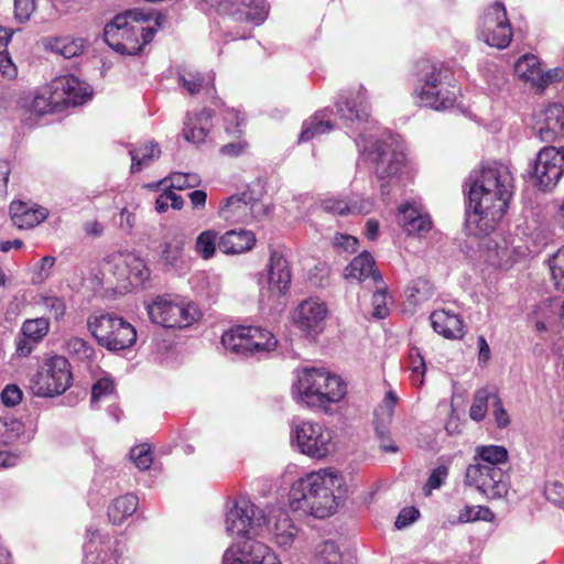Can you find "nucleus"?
I'll return each instance as SVG.
<instances>
[{"mask_svg": "<svg viewBox=\"0 0 564 564\" xmlns=\"http://www.w3.org/2000/svg\"><path fill=\"white\" fill-rule=\"evenodd\" d=\"M170 206L173 207L174 209H181L183 206V199L174 192L165 189L156 198L155 208L158 212L163 213L167 210Z\"/></svg>", "mask_w": 564, "mask_h": 564, "instance_id": "52", "label": "nucleus"}, {"mask_svg": "<svg viewBox=\"0 0 564 564\" xmlns=\"http://www.w3.org/2000/svg\"><path fill=\"white\" fill-rule=\"evenodd\" d=\"M398 403L397 395L389 391L382 402L379 404V406L376 409V419L377 422L384 424L389 423L391 421V417L393 415L394 408Z\"/></svg>", "mask_w": 564, "mask_h": 564, "instance_id": "50", "label": "nucleus"}, {"mask_svg": "<svg viewBox=\"0 0 564 564\" xmlns=\"http://www.w3.org/2000/svg\"><path fill=\"white\" fill-rule=\"evenodd\" d=\"M35 9V0H14V17L20 22L28 21Z\"/></svg>", "mask_w": 564, "mask_h": 564, "instance_id": "56", "label": "nucleus"}, {"mask_svg": "<svg viewBox=\"0 0 564 564\" xmlns=\"http://www.w3.org/2000/svg\"><path fill=\"white\" fill-rule=\"evenodd\" d=\"M486 261L494 267L507 269L516 262V251L503 240L502 245L496 243L494 248L488 246Z\"/></svg>", "mask_w": 564, "mask_h": 564, "instance_id": "34", "label": "nucleus"}, {"mask_svg": "<svg viewBox=\"0 0 564 564\" xmlns=\"http://www.w3.org/2000/svg\"><path fill=\"white\" fill-rule=\"evenodd\" d=\"M87 325L97 343L110 351L128 349L137 341L134 326L117 314L94 313L89 316Z\"/></svg>", "mask_w": 564, "mask_h": 564, "instance_id": "8", "label": "nucleus"}, {"mask_svg": "<svg viewBox=\"0 0 564 564\" xmlns=\"http://www.w3.org/2000/svg\"><path fill=\"white\" fill-rule=\"evenodd\" d=\"M494 405V416L498 427L502 429L509 425L510 420L507 411L503 409L498 394L496 393V399L492 401Z\"/></svg>", "mask_w": 564, "mask_h": 564, "instance_id": "60", "label": "nucleus"}, {"mask_svg": "<svg viewBox=\"0 0 564 564\" xmlns=\"http://www.w3.org/2000/svg\"><path fill=\"white\" fill-rule=\"evenodd\" d=\"M224 564H282L279 556L265 544L249 539L231 545L224 554Z\"/></svg>", "mask_w": 564, "mask_h": 564, "instance_id": "17", "label": "nucleus"}, {"mask_svg": "<svg viewBox=\"0 0 564 564\" xmlns=\"http://www.w3.org/2000/svg\"><path fill=\"white\" fill-rule=\"evenodd\" d=\"M476 453L486 466H498L508 459L507 449L498 445L478 446Z\"/></svg>", "mask_w": 564, "mask_h": 564, "instance_id": "45", "label": "nucleus"}, {"mask_svg": "<svg viewBox=\"0 0 564 564\" xmlns=\"http://www.w3.org/2000/svg\"><path fill=\"white\" fill-rule=\"evenodd\" d=\"M300 452L314 459H323L334 453L336 444L333 431L319 422L302 421L294 429Z\"/></svg>", "mask_w": 564, "mask_h": 564, "instance_id": "11", "label": "nucleus"}, {"mask_svg": "<svg viewBox=\"0 0 564 564\" xmlns=\"http://www.w3.org/2000/svg\"><path fill=\"white\" fill-rule=\"evenodd\" d=\"M110 263L118 280L127 281L132 288L142 285L149 278L144 261L132 253L113 254Z\"/></svg>", "mask_w": 564, "mask_h": 564, "instance_id": "18", "label": "nucleus"}, {"mask_svg": "<svg viewBox=\"0 0 564 564\" xmlns=\"http://www.w3.org/2000/svg\"><path fill=\"white\" fill-rule=\"evenodd\" d=\"M514 193V176L509 165L492 161L482 163L473 176L468 192L473 213L468 226L477 235L495 230L505 218Z\"/></svg>", "mask_w": 564, "mask_h": 564, "instance_id": "1", "label": "nucleus"}, {"mask_svg": "<svg viewBox=\"0 0 564 564\" xmlns=\"http://www.w3.org/2000/svg\"><path fill=\"white\" fill-rule=\"evenodd\" d=\"M10 214L13 224L20 229L33 228L47 217L45 208L21 200L11 203Z\"/></svg>", "mask_w": 564, "mask_h": 564, "instance_id": "22", "label": "nucleus"}, {"mask_svg": "<svg viewBox=\"0 0 564 564\" xmlns=\"http://www.w3.org/2000/svg\"><path fill=\"white\" fill-rule=\"evenodd\" d=\"M383 284V282L381 283ZM388 294L386 286H379L372 295L373 313L372 315L377 318H384L389 314L388 308Z\"/></svg>", "mask_w": 564, "mask_h": 564, "instance_id": "51", "label": "nucleus"}, {"mask_svg": "<svg viewBox=\"0 0 564 564\" xmlns=\"http://www.w3.org/2000/svg\"><path fill=\"white\" fill-rule=\"evenodd\" d=\"M0 72H1L2 76L8 79H13L17 77V74H18L17 66L13 64L8 52L1 51V53H0Z\"/></svg>", "mask_w": 564, "mask_h": 564, "instance_id": "59", "label": "nucleus"}, {"mask_svg": "<svg viewBox=\"0 0 564 564\" xmlns=\"http://www.w3.org/2000/svg\"><path fill=\"white\" fill-rule=\"evenodd\" d=\"M495 520V513L485 506H464L459 512L457 519L449 520L451 524H463L475 521L492 522Z\"/></svg>", "mask_w": 564, "mask_h": 564, "instance_id": "35", "label": "nucleus"}, {"mask_svg": "<svg viewBox=\"0 0 564 564\" xmlns=\"http://www.w3.org/2000/svg\"><path fill=\"white\" fill-rule=\"evenodd\" d=\"M422 72L421 85L415 89L422 105L435 110L452 107L458 93L453 69L443 64H429Z\"/></svg>", "mask_w": 564, "mask_h": 564, "instance_id": "7", "label": "nucleus"}, {"mask_svg": "<svg viewBox=\"0 0 564 564\" xmlns=\"http://www.w3.org/2000/svg\"><path fill=\"white\" fill-rule=\"evenodd\" d=\"M185 241L182 237H173L161 246V259L165 264L177 267L184 261Z\"/></svg>", "mask_w": 564, "mask_h": 564, "instance_id": "37", "label": "nucleus"}, {"mask_svg": "<svg viewBox=\"0 0 564 564\" xmlns=\"http://www.w3.org/2000/svg\"><path fill=\"white\" fill-rule=\"evenodd\" d=\"M549 264L556 289L564 291V246L552 256Z\"/></svg>", "mask_w": 564, "mask_h": 564, "instance_id": "48", "label": "nucleus"}, {"mask_svg": "<svg viewBox=\"0 0 564 564\" xmlns=\"http://www.w3.org/2000/svg\"><path fill=\"white\" fill-rule=\"evenodd\" d=\"M17 457L9 451L8 444L0 442V467L13 466Z\"/></svg>", "mask_w": 564, "mask_h": 564, "instance_id": "64", "label": "nucleus"}, {"mask_svg": "<svg viewBox=\"0 0 564 564\" xmlns=\"http://www.w3.org/2000/svg\"><path fill=\"white\" fill-rule=\"evenodd\" d=\"M274 542L281 547L290 546L297 533L290 517L285 512H280L273 527Z\"/></svg>", "mask_w": 564, "mask_h": 564, "instance_id": "33", "label": "nucleus"}, {"mask_svg": "<svg viewBox=\"0 0 564 564\" xmlns=\"http://www.w3.org/2000/svg\"><path fill=\"white\" fill-rule=\"evenodd\" d=\"M322 207L327 213H332L334 215L339 216H346L368 214L372 209V203L357 195H352L347 199L333 196L323 199Z\"/></svg>", "mask_w": 564, "mask_h": 564, "instance_id": "21", "label": "nucleus"}, {"mask_svg": "<svg viewBox=\"0 0 564 564\" xmlns=\"http://www.w3.org/2000/svg\"><path fill=\"white\" fill-rule=\"evenodd\" d=\"M291 285V271L286 259L273 251L269 261V288L279 294H284Z\"/></svg>", "mask_w": 564, "mask_h": 564, "instance_id": "27", "label": "nucleus"}, {"mask_svg": "<svg viewBox=\"0 0 564 564\" xmlns=\"http://www.w3.org/2000/svg\"><path fill=\"white\" fill-rule=\"evenodd\" d=\"M256 241V236L250 230H228L220 236L218 248L226 254H240L250 251Z\"/></svg>", "mask_w": 564, "mask_h": 564, "instance_id": "26", "label": "nucleus"}, {"mask_svg": "<svg viewBox=\"0 0 564 564\" xmlns=\"http://www.w3.org/2000/svg\"><path fill=\"white\" fill-rule=\"evenodd\" d=\"M466 480L490 499L502 498L509 490L508 476L498 466L470 465Z\"/></svg>", "mask_w": 564, "mask_h": 564, "instance_id": "16", "label": "nucleus"}, {"mask_svg": "<svg viewBox=\"0 0 564 564\" xmlns=\"http://www.w3.org/2000/svg\"><path fill=\"white\" fill-rule=\"evenodd\" d=\"M343 485L341 474L333 467L307 473L292 485L289 495L290 508L319 519L330 517L338 506L335 489Z\"/></svg>", "mask_w": 564, "mask_h": 564, "instance_id": "2", "label": "nucleus"}, {"mask_svg": "<svg viewBox=\"0 0 564 564\" xmlns=\"http://www.w3.org/2000/svg\"><path fill=\"white\" fill-rule=\"evenodd\" d=\"M218 232L214 229L202 231L195 240L194 250L204 260L212 259L217 250L219 241Z\"/></svg>", "mask_w": 564, "mask_h": 564, "instance_id": "36", "label": "nucleus"}, {"mask_svg": "<svg viewBox=\"0 0 564 564\" xmlns=\"http://www.w3.org/2000/svg\"><path fill=\"white\" fill-rule=\"evenodd\" d=\"M200 183V178L197 174L194 173H172L169 178L162 180L159 186L165 185L166 187H172L178 191H183L186 188H194L198 186Z\"/></svg>", "mask_w": 564, "mask_h": 564, "instance_id": "43", "label": "nucleus"}, {"mask_svg": "<svg viewBox=\"0 0 564 564\" xmlns=\"http://www.w3.org/2000/svg\"><path fill=\"white\" fill-rule=\"evenodd\" d=\"M346 280L362 281L371 276L375 282L382 283L381 274L375 269V260L368 252L357 256L344 271Z\"/></svg>", "mask_w": 564, "mask_h": 564, "instance_id": "31", "label": "nucleus"}, {"mask_svg": "<svg viewBox=\"0 0 564 564\" xmlns=\"http://www.w3.org/2000/svg\"><path fill=\"white\" fill-rule=\"evenodd\" d=\"M138 503V497L132 494H127L113 499L108 507V518L110 522L121 524L137 511Z\"/></svg>", "mask_w": 564, "mask_h": 564, "instance_id": "32", "label": "nucleus"}, {"mask_svg": "<svg viewBox=\"0 0 564 564\" xmlns=\"http://www.w3.org/2000/svg\"><path fill=\"white\" fill-rule=\"evenodd\" d=\"M312 564H341V555L334 542H324L316 547Z\"/></svg>", "mask_w": 564, "mask_h": 564, "instance_id": "44", "label": "nucleus"}, {"mask_svg": "<svg viewBox=\"0 0 564 564\" xmlns=\"http://www.w3.org/2000/svg\"><path fill=\"white\" fill-rule=\"evenodd\" d=\"M237 139L238 140L236 142H230V143L225 144L220 149L221 153L225 155H229V156H237V155L243 153L248 147V143H247V141L241 140L240 137Z\"/></svg>", "mask_w": 564, "mask_h": 564, "instance_id": "63", "label": "nucleus"}, {"mask_svg": "<svg viewBox=\"0 0 564 564\" xmlns=\"http://www.w3.org/2000/svg\"><path fill=\"white\" fill-rule=\"evenodd\" d=\"M212 112L206 109L188 113L182 130L183 138L194 144L204 142L212 128Z\"/></svg>", "mask_w": 564, "mask_h": 564, "instance_id": "24", "label": "nucleus"}, {"mask_svg": "<svg viewBox=\"0 0 564 564\" xmlns=\"http://www.w3.org/2000/svg\"><path fill=\"white\" fill-rule=\"evenodd\" d=\"M50 322L44 317L26 319L21 328V334L39 344L48 333Z\"/></svg>", "mask_w": 564, "mask_h": 564, "instance_id": "42", "label": "nucleus"}, {"mask_svg": "<svg viewBox=\"0 0 564 564\" xmlns=\"http://www.w3.org/2000/svg\"><path fill=\"white\" fill-rule=\"evenodd\" d=\"M337 108L350 120L367 118L369 106L365 88L359 86L347 91V95L337 102Z\"/></svg>", "mask_w": 564, "mask_h": 564, "instance_id": "29", "label": "nucleus"}, {"mask_svg": "<svg viewBox=\"0 0 564 564\" xmlns=\"http://www.w3.org/2000/svg\"><path fill=\"white\" fill-rule=\"evenodd\" d=\"M406 370L410 371L409 379L414 387H421L424 382L426 371L425 361L417 348H411L406 359Z\"/></svg>", "mask_w": 564, "mask_h": 564, "instance_id": "39", "label": "nucleus"}, {"mask_svg": "<svg viewBox=\"0 0 564 564\" xmlns=\"http://www.w3.org/2000/svg\"><path fill=\"white\" fill-rule=\"evenodd\" d=\"M40 303L51 315L54 316L55 319L62 318L65 314L66 305L64 301L57 296H41Z\"/></svg>", "mask_w": 564, "mask_h": 564, "instance_id": "55", "label": "nucleus"}, {"mask_svg": "<svg viewBox=\"0 0 564 564\" xmlns=\"http://www.w3.org/2000/svg\"><path fill=\"white\" fill-rule=\"evenodd\" d=\"M417 517H419V511L415 508H413V507L404 508L401 510V512L399 513V516L395 520V527L398 529H403V528L408 527L409 524L413 523Z\"/></svg>", "mask_w": 564, "mask_h": 564, "instance_id": "61", "label": "nucleus"}, {"mask_svg": "<svg viewBox=\"0 0 564 564\" xmlns=\"http://www.w3.org/2000/svg\"><path fill=\"white\" fill-rule=\"evenodd\" d=\"M564 174V148L544 147L536 155L531 175L532 184L540 191H551Z\"/></svg>", "mask_w": 564, "mask_h": 564, "instance_id": "14", "label": "nucleus"}, {"mask_svg": "<svg viewBox=\"0 0 564 564\" xmlns=\"http://www.w3.org/2000/svg\"><path fill=\"white\" fill-rule=\"evenodd\" d=\"M105 41L116 52L127 55L139 53L154 36L147 17L139 10L118 14L105 28Z\"/></svg>", "mask_w": 564, "mask_h": 564, "instance_id": "5", "label": "nucleus"}, {"mask_svg": "<svg viewBox=\"0 0 564 564\" xmlns=\"http://www.w3.org/2000/svg\"><path fill=\"white\" fill-rule=\"evenodd\" d=\"M376 171L380 178L401 180L410 174L405 155L401 152L380 153Z\"/></svg>", "mask_w": 564, "mask_h": 564, "instance_id": "28", "label": "nucleus"}, {"mask_svg": "<svg viewBox=\"0 0 564 564\" xmlns=\"http://www.w3.org/2000/svg\"><path fill=\"white\" fill-rule=\"evenodd\" d=\"M333 129L332 123L323 115L316 113L303 123L300 142H305L316 135L324 134Z\"/></svg>", "mask_w": 564, "mask_h": 564, "instance_id": "40", "label": "nucleus"}, {"mask_svg": "<svg viewBox=\"0 0 564 564\" xmlns=\"http://www.w3.org/2000/svg\"><path fill=\"white\" fill-rule=\"evenodd\" d=\"M220 343L226 350L243 356L270 352L278 346L273 333L258 325L230 327L221 335Z\"/></svg>", "mask_w": 564, "mask_h": 564, "instance_id": "9", "label": "nucleus"}, {"mask_svg": "<svg viewBox=\"0 0 564 564\" xmlns=\"http://www.w3.org/2000/svg\"><path fill=\"white\" fill-rule=\"evenodd\" d=\"M484 41L497 48H506L512 40V29L505 6L495 2L486 9L481 21Z\"/></svg>", "mask_w": 564, "mask_h": 564, "instance_id": "15", "label": "nucleus"}, {"mask_svg": "<svg viewBox=\"0 0 564 564\" xmlns=\"http://www.w3.org/2000/svg\"><path fill=\"white\" fill-rule=\"evenodd\" d=\"M221 116L225 121V129L227 133L231 134L234 138L241 137V127L245 124L246 119L240 111L235 108L225 107L221 110Z\"/></svg>", "mask_w": 564, "mask_h": 564, "instance_id": "46", "label": "nucleus"}, {"mask_svg": "<svg viewBox=\"0 0 564 564\" xmlns=\"http://www.w3.org/2000/svg\"><path fill=\"white\" fill-rule=\"evenodd\" d=\"M116 384L110 377L99 378L93 386L91 400L99 401L101 398L115 393Z\"/></svg>", "mask_w": 564, "mask_h": 564, "instance_id": "54", "label": "nucleus"}, {"mask_svg": "<svg viewBox=\"0 0 564 564\" xmlns=\"http://www.w3.org/2000/svg\"><path fill=\"white\" fill-rule=\"evenodd\" d=\"M22 390L17 384H8L1 392V401L6 406H15L22 401Z\"/></svg>", "mask_w": 564, "mask_h": 564, "instance_id": "57", "label": "nucleus"}, {"mask_svg": "<svg viewBox=\"0 0 564 564\" xmlns=\"http://www.w3.org/2000/svg\"><path fill=\"white\" fill-rule=\"evenodd\" d=\"M130 456L134 465L141 470L149 469L153 463L152 451L149 444L134 446L130 452Z\"/></svg>", "mask_w": 564, "mask_h": 564, "instance_id": "49", "label": "nucleus"}, {"mask_svg": "<svg viewBox=\"0 0 564 564\" xmlns=\"http://www.w3.org/2000/svg\"><path fill=\"white\" fill-rule=\"evenodd\" d=\"M328 313L325 302L308 297L290 312V323L305 337L315 338L324 332Z\"/></svg>", "mask_w": 564, "mask_h": 564, "instance_id": "12", "label": "nucleus"}, {"mask_svg": "<svg viewBox=\"0 0 564 564\" xmlns=\"http://www.w3.org/2000/svg\"><path fill=\"white\" fill-rule=\"evenodd\" d=\"M400 225L409 235L425 236L432 230L431 216L419 203L411 202L399 206Z\"/></svg>", "mask_w": 564, "mask_h": 564, "instance_id": "19", "label": "nucleus"}, {"mask_svg": "<svg viewBox=\"0 0 564 564\" xmlns=\"http://www.w3.org/2000/svg\"><path fill=\"white\" fill-rule=\"evenodd\" d=\"M263 523L261 511L245 498L236 500L226 517L227 531L231 535L243 538V541L260 535Z\"/></svg>", "mask_w": 564, "mask_h": 564, "instance_id": "13", "label": "nucleus"}, {"mask_svg": "<svg viewBox=\"0 0 564 564\" xmlns=\"http://www.w3.org/2000/svg\"><path fill=\"white\" fill-rule=\"evenodd\" d=\"M86 83L73 75L58 76L39 87L31 97L19 101L20 108L30 117L61 112L70 106L86 102L90 98Z\"/></svg>", "mask_w": 564, "mask_h": 564, "instance_id": "3", "label": "nucleus"}, {"mask_svg": "<svg viewBox=\"0 0 564 564\" xmlns=\"http://www.w3.org/2000/svg\"><path fill=\"white\" fill-rule=\"evenodd\" d=\"M496 391L489 388L478 389L469 409V416L474 421H482L487 414L489 400L496 399Z\"/></svg>", "mask_w": 564, "mask_h": 564, "instance_id": "38", "label": "nucleus"}, {"mask_svg": "<svg viewBox=\"0 0 564 564\" xmlns=\"http://www.w3.org/2000/svg\"><path fill=\"white\" fill-rule=\"evenodd\" d=\"M70 365L65 357L53 356L44 361L31 380L35 395L53 397L64 393L72 384Z\"/></svg>", "mask_w": 564, "mask_h": 564, "instance_id": "10", "label": "nucleus"}, {"mask_svg": "<svg viewBox=\"0 0 564 564\" xmlns=\"http://www.w3.org/2000/svg\"><path fill=\"white\" fill-rule=\"evenodd\" d=\"M132 160V171H140L142 165L149 164L152 160L160 156V149L154 143H144L139 148L132 150L131 152Z\"/></svg>", "mask_w": 564, "mask_h": 564, "instance_id": "41", "label": "nucleus"}, {"mask_svg": "<svg viewBox=\"0 0 564 564\" xmlns=\"http://www.w3.org/2000/svg\"><path fill=\"white\" fill-rule=\"evenodd\" d=\"M52 48L57 54H61L66 58H70L79 55L83 52L84 43L82 40L59 37L54 40Z\"/></svg>", "mask_w": 564, "mask_h": 564, "instance_id": "47", "label": "nucleus"}, {"mask_svg": "<svg viewBox=\"0 0 564 564\" xmlns=\"http://www.w3.org/2000/svg\"><path fill=\"white\" fill-rule=\"evenodd\" d=\"M514 73L521 80L539 89L545 88L555 77L551 72H543L539 58L532 54H525L517 61Z\"/></svg>", "mask_w": 564, "mask_h": 564, "instance_id": "20", "label": "nucleus"}, {"mask_svg": "<svg viewBox=\"0 0 564 564\" xmlns=\"http://www.w3.org/2000/svg\"><path fill=\"white\" fill-rule=\"evenodd\" d=\"M431 323L436 333L448 339H460L465 335V325L459 315L444 308L431 314Z\"/></svg>", "mask_w": 564, "mask_h": 564, "instance_id": "23", "label": "nucleus"}, {"mask_svg": "<svg viewBox=\"0 0 564 564\" xmlns=\"http://www.w3.org/2000/svg\"><path fill=\"white\" fill-rule=\"evenodd\" d=\"M254 205V203L247 202L245 195H234L224 200L219 206L218 214L226 221L249 223L253 219Z\"/></svg>", "mask_w": 564, "mask_h": 564, "instance_id": "25", "label": "nucleus"}, {"mask_svg": "<svg viewBox=\"0 0 564 564\" xmlns=\"http://www.w3.org/2000/svg\"><path fill=\"white\" fill-rule=\"evenodd\" d=\"M147 312L153 324L165 328H188L203 318L199 305L180 295H158L147 305Z\"/></svg>", "mask_w": 564, "mask_h": 564, "instance_id": "6", "label": "nucleus"}, {"mask_svg": "<svg viewBox=\"0 0 564 564\" xmlns=\"http://www.w3.org/2000/svg\"><path fill=\"white\" fill-rule=\"evenodd\" d=\"M447 474V467L445 466H440L435 468L431 474L430 478L427 479L426 487L430 490L438 488L446 478Z\"/></svg>", "mask_w": 564, "mask_h": 564, "instance_id": "62", "label": "nucleus"}, {"mask_svg": "<svg viewBox=\"0 0 564 564\" xmlns=\"http://www.w3.org/2000/svg\"><path fill=\"white\" fill-rule=\"evenodd\" d=\"M181 79L183 87L191 95L199 93L208 84H212V87L214 88L213 78L206 79V77L200 74H188L187 76H182Z\"/></svg>", "mask_w": 564, "mask_h": 564, "instance_id": "53", "label": "nucleus"}, {"mask_svg": "<svg viewBox=\"0 0 564 564\" xmlns=\"http://www.w3.org/2000/svg\"><path fill=\"white\" fill-rule=\"evenodd\" d=\"M334 246L347 252H355L358 247V239L350 235L337 234L334 238Z\"/></svg>", "mask_w": 564, "mask_h": 564, "instance_id": "58", "label": "nucleus"}, {"mask_svg": "<svg viewBox=\"0 0 564 564\" xmlns=\"http://www.w3.org/2000/svg\"><path fill=\"white\" fill-rule=\"evenodd\" d=\"M295 389L302 402L326 410L340 402L347 388L343 379L325 368H304L297 375Z\"/></svg>", "mask_w": 564, "mask_h": 564, "instance_id": "4", "label": "nucleus"}, {"mask_svg": "<svg viewBox=\"0 0 564 564\" xmlns=\"http://www.w3.org/2000/svg\"><path fill=\"white\" fill-rule=\"evenodd\" d=\"M544 126L540 127V137L545 142L555 141L563 134L564 107L558 104L549 105L543 111Z\"/></svg>", "mask_w": 564, "mask_h": 564, "instance_id": "30", "label": "nucleus"}]
</instances>
